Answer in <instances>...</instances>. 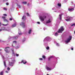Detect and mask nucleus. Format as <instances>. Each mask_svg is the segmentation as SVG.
I'll return each mask as SVG.
<instances>
[{"label":"nucleus","instance_id":"nucleus-25","mask_svg":"<svg viewBox=\"0 0 75 75\" xmlns=\"http://www.w3.org/2000/svg\"><path fill=\"white\" fill-rule=\"evenodd\" d=\"M1 30H6V28L4 27H2L1 28Z\"/></svg>","mask_w":75,"mask_h":75},{"label":"nucleus","instance_id":"nucleus-17","mask_svg":"<svg viewBox=\"0 0 75 75\" xmlns=\"http://www.w3.org/2000/svg\"><path fill=\"white\" fill-rule=\"evenodd\" d=\"M46 69H47V70L48 71H51V70H52V69H54V68H53L52 69L51 68H50L48 67H46Z\"/></svg>","mask_w":75,"mask_h":75},{"label":"nucleus","instance_id":"nucleus-23","mask_svg":"<svg viewBox=\"0 0 75 75\" xmlns=\"http://www.w3.org/2000/svg\"><path fill=\"white\" fill-rule=\"evenodd\" d=\"M31 32H32V30L30 29L29 30L28 33L29 34H31Z\"/></svg>","mask_w":75,"mask_h":75},{"label":"nucleus","instance_id":"nucleus-24","mask_svg":"<svg viewBox=\"0 0 75 75\" xmlns=\"http://www.w3.org/2000/svg\"><path fill=\"white\" fill-rule=\"evenodd\" d=\"M58 27V25H55V26L54 27H53V29H55V28H57Z\"/></svg>","mask_w":75,"mask_h":75},{"label":"nucleus","instance_id":"nucleus-61","mask_svg":"<svg viewBox=\"0 0 75 75\" xmlns=\"http://www.w3.org/2000/svg\"><path fill=\"white\" fill-rule=\"evenodd\" d=\"M2 41V42H6V41Z\"/></svg>","mask_w":75,"mask_h":75},{"label":"nucleus","instance_id":"nucleus-9","mask_svg":"<svg viewBox=\"0 0 75 75\" xmlns=\"http://www.w3.org/2000/svg\"><path fill=\"white\" fill-rule=\"evenodd\" d=\"M12 62H9V65L11 67H13V65H14V63L15 62V59H12Z\"/></svg>","mask_w":75,"mask_h":75},{"label":"nucleus","instance_id":"nucleus-58","mask_svg":"<svg viewBox=\"0 0 75 75\" xmlns=\"http://www.w3.org/2000/svg\"><path fill=\"white\" fill-rule=\"evenodd\" d=\"M2 31V29H0V31Z\"/></svg>","mask_w":75,"mask_h":75},{"label":"nucleus","instance_id":"nucleus-27","mask_svg":"<svg viewBox=\"0 0 75 75\" xmlns=\"http://www.w3.org/2000/svg\"><path fill=\"white\" fill-rule=\"evenodd\" d=\"M52 58H53V56L50 57L49 58H48V61H50V60H51V59Z\"/></svg>","mask_w":75,"mask_h":75},{"label":"nucleus","instance_id":"nucleus-20","mask_svg":"<svg viewBox=\"0 0 75 75\" xmlns=\"http://www.w3.org/2000/svg\"><path fill=\"white\" fill-rule=\"evenodd\" d=\"M16 23H14L13 24V25L12 26H11V27L12 28H13L14 27H16Z\"/></svg>","mask_w":75,"mask_h":75},{"label":"nucleus","instance_id":"nucleus-2","mask_svg":"<svg viewBox=\"0 0 75 75\" xmlns=\"http://www.w3.org/2000/svg\"><path fill=\"white\" fill-rule=\"evenodd\" d=\"M39 18L42 21H44V20L47 18V15L45 14V13L42 12Z\"/></svg>","mask_w":75,"mask_h":75},{"label":"nucleus","instance_id":"nucleus-41","mask_svg":"<svg viewBox=\"0 0 75 75\" xmlns=\"http://www.w3.org/2000/svg\"><path fill=\"white\" fill-rule=\"evenodd\" d=\"M3 16H7V14H3Z\"/></svg>","mask_w":75,"mask_h":75},{"label":"nucleus","instance_id":"nucleus-10","mask_svg":"<svg viewBox=\"0 0 75 75\" xmlns=\"http://www.w3.org/2000/svg\"><path fill=\"white\" fill-rule=\"evenodd\" d=\"M66 18L67 19H65L66 21H70L71 20H72V17L68 16L67 17H66Z\"/></svg>","mask_w":75,"mask_h":75},{"label":"nucleus","instance_id":"nucleus-62","mask_svg":"<svg viewBox=\"0 0 75 75\" xmlns=\"http://www.w3.org/2000/svg\"><path fill=\"white\" fill-rule=\"evenodd\" d=\"M16 48H18V47H16Z\"/></svg>","mask_w":75,"mask_h":75},{"label":"nucleus","instance_id":"nucleus-49","mask_svg":"<svg viewBox=\"0 0 75 75\" xmlns=\"http://www.w3.org/2000/svg\"><path fill=\"white\" fill-rule=\"evenodd\" d=\"M7 31H8V32H10V31H11V30H7Z\"/></svg>","mask_w":75,"mask_h":75},{"label":"nucleus","instance_id":"nucleus-6","mask_svg":"<svg viewBox=\"0 0 75 75\" xmlns=\"http://www.w3.org/2000/svg\"><path fill=\"white\" fill-rule=\"evenodd\" d=\"M64 14L63 13H62L59 15V18H58L57 19V23H59L60 21L62 20V15H64Z\"/></svg>","mask_w":75,"mask_h":75},{"label":"nucleus","instance_id":"nucleus-8","mask_svg":"<svg viewBox=\"0 0 75 75\" xmlns=\"http://www.w3.org/2000/svg\"><path fill=\"white\" fill-rule=\"evenodd\" d=\"M64 30V27L62 26L60 29H59L58 31V33H62V31Z\"/></svg>","mask_w":75,"mask_h":75},{"label":"nucleus","instance_id":"nucleus-3","mask_svg":"<svg viewBox=\"0 0 75 75\" xmlns=\"http://www.w3.org/2000/svg\"><path fill=\"white\" fill-rule=\"evenodd\" d=\"M57 6L59 7L58 8V7H57V8H56V9H55L54 8H52V10H54V12L57 13L59 12L60 13L61 12L59 11H58V9H59L61 7V4L60 3H58L57 4Z\"/></svg>","mask_w":75,"mask_h":75},{"label":"nucleus","instance_id":"nucleus-45","mask_svg":"<svg viewBox=\"0 0 75 75\" xmlns=\"http://www.w3.org/2000/svg\"><path fill=\"white\" fill-rule=\"evenodd\" d=\"M6 4L7 5V6H8L9 4H8V3L7 2L6 3Z\"/></svg>","mask_w":75,"mask_h":75},{"label":"nucleus","instance_id":"nucleus-50","mask_svg":"<svg viewBox=\"0 0 75 75\" xmlns=\"http://www.w3.org/2000/svg\"><path fill=\"white\" fill-rule=\"evenodd\" d=\"M40 60H42L43 59L42 58H40L39 59Z\"/></svg>","mask_w":75,"mask_h":75},{"label":"nucleus","instance_id":"nucleus-36","mask_svg":"<svg viewBox=\"0 0 75 75\" xmlns=\"http://www.w3.org/2000/svg\"><path fill=\"white\" fill-rule=\"evenodd\" d=\"M71 27H73V26H75V23H73V24L71 25Z\"/></svg>","mask_w":75,"mask_h":75},{"label":"nucleus","instance_id":"nucleus-40","mask_svg":"<svg viewBox=\"0 0 75 75\" xmlns=\"http://www.w3.org/2000/svg\"><path fill=\"white\" fill-rule=\"evenodd\" d=\"M27 64L28 66H30L31 65V64H30V63H27Z\"/></svg>","mask_w":75,"mask_h":75},{"label":"nucleus","instance_id":"nucleus-46","mask_svg":"<svg viewBox=\"0 0 75 75\" xmlns=\"http://www.w3.org/2000/svg\"><path fill=\"white\" fill-rule=\"evenodd\" d=\"M13 20V18H9V20H10V21H11V20Z\"/></svg>","mask_w":75,"mask_h":75},{"label":"nucleus","instance_id":"nucleus-47","mask_svg":"<svg viewBox=\"0 0 75 75\" xmlns=\"http://www.w3.org/2000/svg\"><path fill=\"white\" fill-rule=\"evenodd\" d=\"M37 23L38 24H40V22H38Z\"/></svg>","mask_w":75,"mask_h":75},{"label":"nucleus","instance_id":"nucleus-30","mask_svg":"<svg viewBox=\"0 0 75 75\" xmlns=\"http://www.w3.org/2000/svg\"><path fill=\"white\" fill-rule=\"evenodd\" d=\"M74 7L73 6H70L69 7V8H74V7H75V5H74Z\"/></svg>","mask_w":75,"mask_h":75},{"label":"nucleus","instance_id":"nucleus-38","mask_svg":"<svg viewBox=\"0 0 75 75\" xmlns=\"http://www.w3.org/2000/svg\"><path fill=\"white\" fill-rule=\"evenodd\" d=\"M10 68H9V67H8L7 68V70H8V71H10Z\"/></svg>","mask_w":75,"mask_h":75},{"label":"nucleus","instance_id":"nucleus-52","mask_svg":"<svg viewBox=\"0 0 75 75\" xmlns=\"http://www.w3.org/2000/svg\"><path fill=\"white\" fill-rule=\"evenodd\" d=\"M3 1H8V0H3Z\"/></svg>","mask_w":75,"mask_h":75},{"label":"nucleus","instance_id":"nucleus-43","mask_svg":"<svg viewBox=\"0 0 75 75\" xmlns=\"http://www.w3.org/2000/svg\"><path fill=\"white\" fill-rule=\"evenodd\" d=\"M56 45H57V46H59V44H58L57 43H56Z\"/></svg>","mask_w":75,"mask_h":75},{"label":"nucleus","instance_id":"nucleus-37","mask_svg":"<svg viewBox=\"0 0 75 75\" xmlns=\"http://www.w3.org/2000/svg\"><path fill=\"white\" fill-rule=\"evenodd\" d=\"M8 25V24L7 23L6 24H3V25L4 26H7V25Z\"/></svg>","mask_w":75,"mask_h":75},{"label":"nucleus","instance_id":"nucleus-13","mask_svg":"<svg viewBox=\"0 0 75 75\" xmlns=\"http://www.w3.org/2000/svg\"><path fill=\"white\" fill-rule=\"evenodd\" d=\"M26 20V16H23L22 18V21H25Z\"/></svg>","mask_w":75,"mask_h":75},{"label":"nucleus","instance_id":"nucleus-28","mask_svg":"<svg viewBox=\"0 0 75 75\" xmlns=\"http://www.w3.org/2000/svg\"><path fill=\"white\" fill-rule=\"evenodd\" d=\"M4 74V71H2L0 73V75H3Z\"/></svg>","mask_w":75,"mask_h":75},{"label":"nucleus","instance_id":"nucleus-33","mask_svg":"<svg viewBox=\"0 0 75 75\" xmlns=\"http://www.w3.org/2000/svg\"><path fill=\"white\" fill-rule=\"evenodd\" d=\"M46 50H48L50 49V47L49 46H47L46 47Z\"/></svg>","mask_w":75,"mask_h":75},{"label":"nucleus","instance_id":"nucleus-55","mask_svg":"<svg viewBox=\"0 0 75 75\" xmlns=\"http://www.w3.org/2000/svg\"><path fill=\"white\" fill-rule=\"evenodd\" d=\"M46 28H44L43 29H44V30H46Z\"/></svg>","mask_w":75,"mask_h":75},{"label":"nucleus","instance_id":"nucleus-39","mask_svg":"<svg viewBox=\"0 0 75 75\" xmlns=\"http://www.w3.org/2000/svg\"><path fill=\"white\" fill-rule=\"evenodd\" d=\"M13 43H15V44H16L17 42L16 41H13Z\"/></svg>","mask_w":75,"mask_h":75},{"label":"nucleus","instance_id":"nucleus-31","mask_svg":"<svg viewBox=\"0 0 75 75\" xmlns=\"http://www.w3.org/2000/svg\"><path fill=\"white\" fill-rule=\"evenodd\" d=\"M25 38H24L22 40V42H25Z\"/></svg>","mask_w":75,"mask_h":75},{"label":"nucleus","instance_id":"nucleus-18","mask_svg":"<svg viewBox=\"0 0 75 75\" xmlns=\"http://www.w3.org/2000/svg\"><path fill=\"white\" fill-rule=\"evenodd\" d=\"M51 22V19H49L48 20L46 21V24H48V23H50Z\"/></svg>","mask_w":75,"mask_h":75},{"label":"nucleus","instance_id":"nucleus-5","mask_svg":"<svg viewBox=\"0 0 75 75\" xmlns=\"http://www.w3.org/2000/svg\"><path fill=\"white\" fill-rule=\"evenodd\" d=\"M72 37L71 36L69 35V38L67 39L65 41V42L67 44H68L69 43V42H71V40H72Z\"/></svg>","mask_w":75,"mask_h":75},{"label":"nucleus","instance_id":"nucleus-59","mask_svg":"<svg viewBox=\"0 0 75 75\" xmlns=\"http://www.w3.org/2000/svg\"><path fill=\"white\" fill-rule=\"evenodd\" d=\"M30 5V4H27V6H28Z\"/></svg>","mask_w":75,"mask_h":75},{"label":"nucleus","instance_id":"nucleus-12","mask_svg":"<svg viewBox=\"0 0 75 75\" xmlns=\"http://www.w3.org/2000/svg\"><path fill=\"white\" fill-rule=\"evenodd\" d=\"M20 25H21L22 26V27H23V28H25V27H26V26L25 25V23H24L23 22L21 23L20 24Z\"/></svg>","mask_w":75,"mask_h":75},{"label":"nucleus","instance_id":"nucleus-15","mask_svg":"<svg viewBox=\"0 0 75 75\" xmlns=\"http://www.w3.org/2000/svg\"><path fill=\"white\" fill-rule=\"evenodd\" d=\"M11 50L12 51V54H13V56H14V57H15V56H16V54H15V53H14V49H13V48H12L11 49Z\"/></svg>","mask_w":75,"mask_h":75},{"label":"nucleus","instance_id":"nucleus-57","mask_svg":"<svg viewBox=\"0 0 75 75\" xmlns=\"http://www.w3.org/2000/svg\"><path fill=\"white\" fill-rule=\"evenodd\" d=\"M12 47H13V48L14 47V46H13V44H12Z\"/></svg>","mask_w":75,"mask_h":75},{"label":"nucleus","instance_id":"nucleus-56","mask_svg":"<svg viewBox=\"0 0 75 75\" xmlns=\"http://www.w3.org/2000/svg\"><path fill=\"white\" fill-rule=\"evenodd\" d=\"M57 58H59V57H57V58L56 57L55 58V59H57Z\"/></svg>","mask_w":75,"mask_h":75},{"label":"nucleus","instance_id":"nucleus-16","mask_svg":"<svg viewBox=\"0 0 75 75\" xmlns=\"http://www.w3.org/2000/svg\"><path fill=\"white\" fill-rule=\"evenodd\" d=\"M68 11H74V8H68Z\"/></svg>","mask_w":75,"mask_h":75},{"label":"nucleus","instance_id":"nucleus-54","mask_svg":"<svg viewBox=\"0 0 75 75\" xmlns=\"http://www.w3.org/2000/svg\"><path fill=\"white\" fill-rule=\"evenodd\" d=\"M6 73H8V72L7 71H6Z\"/></svg>","mask_w":75,"mask_h":75},{"label":"nucleus","instance_id":"nucleus-7","mask_svg":"<svg viewBox=\"0 0 75 75\" xmlns=\"http://www.w3.org/2000/svg\"><path fill=\"white\" fill-rule=\"evenodd\" d=\"M4 51H6V53H9L10 52V47H5Z\"/></svg>","mask_w":75,"mask_h":75},{"label":"nucleus","instance_id":"nucleus-11","mask_svg":"<svg viewBox=\"0 0 75 75\" xmlns=\"http://www.w3.org/2000/svg\"><path fill=\"white\" fill-rule=\"evenodd\" d=\"M2 18L3 19L4 21V22H6L7 23H9L8 21L6 19V17L2 16Z\"/></svg>","mask_w":75,"mask_h":75},{"label":"nucleus","instance_id":"nucleus-1","mask_svg":"<svg viewBox=\"0 0 75 75\" xmlns=\"http://www.w3.org/2000/svg\"><path fill=\"white\" fill-rule=\"evenodd\" d=\"M52 39L50 37L47 36L44 39L43 42H44V45L45 46H48V42L51 41Z\"/></svg>","mask_w":75,"mask_h":75},{"label":"nucleus","instance_id":"nucleus-4","mask_svg":"<svg viewBox=\"0 0 75 75\" xmlns=\"http://www.w3.org/2000/svg\"><path fill=\"white\" fill-rule=\"evenodd\" d=\"M20 37V36L19 35L15 36L12 37L10 36L8 38V40L9 41H10L11 40H17L18 38V37Z\"/></svg>","mask_w":75,"mask_h":75},{"label":"nucleus","instance_id":"nucleus-34","mask_svg":"<svg viewBox=\"0 0 75 75\" xmlns=\"http://www.w3.org/2000/svg\"><path fill=\"white\" fill-rule=\"evenodd\" d=\"M17 6L19 8H21V6L20 5L18 4H17Z\"/></svg>","mask_w":75,"mask_h":75},{"label":"nucleus","instance_id":"nucleus-60","mask_svg":"<svg viewBox=\"0 0 75 75\" xmlns=\"http://www.w3.org/2000/svg\"><path fill=\"white\" fill-rule=\"evenodd\" d=\"M39 4H40V3H41V2H39Z\"/></svg>","mask_w":75,"mask_h":75},{"label":"nucleus","instance_id":"nucleus-22","mask_svg":"<svg viewBox=\"0 0 75 75\" xmlns=\"http://www.w3.org/2000/svg\"><path fill=\"white\" fill-rule=\"evenodd\" d=\"M0 55H1L2 58H3V59H4V57L3 55H2V53L1 52H0Z\"/></svg>","mask_w":75,"mask_h":75},{"label":"nucleus","instance_id":"nucleus-48","mask_svg":"<svg viewBox=\"0 0 75 75\" xmlns=\"http://www.w3.org/2000/svg\"><path fill=\"white\" fill-rule=\"evenodd\" d=\"M4 10H7V8H4Z\"/></svg>","mask_w":75,"mask_h":75},{"label":"nucleus","instance_id":"nucleus-19","mask_svg":"<svg viewBox=\"0 0 75 75\" xmlns=\"http://www.w3.org/2000/svg\"><path fill=\"white\" fill-rule=\"evenodd\" d=\"M18 34L19 35H22V34L21 33V30H20V29H18Z\"/></svg>","mask_w":75,"mask_h":75},{"label":"nucleus","instance_id":"nucleus-42","mask_svg":"<svg viewBox=\"0 0 75 75\" xmlns=\"http://www.w3.org/2000/svg\"><path fill=\"white\" fill-rule=\"evenodd\" d=\"M16 57H18V56H19V54H17V53H16Z\"/></svg>","mask_w":75,"mask_h":75},{"label":"nucleus","instance_id":"nucleus-51","mask_svg":"<svg viewBox=\"0 0 75 75\" xmlns=\"http://www.w3.org/2000/svg\"><path fill=\"white\" fill-rule=\"evenodd\" d=\"M64 1L65 2H67V1H68V0H64Z\"/></svg>","mask_w":75,"mask_h":75},{"label":"nucleus","instance_id":"nucleus-35","mask_svg":"<svg viewBox=\"0 0 75 75\" xmlns=\"http://www.w3.org/2000/svg\"><path fill=\"white\" fill-rule=\"evenodd\" d=\"M42 58H43L44 59H45V58H46V57H45V55H43L42 56Z\"/></svg>","mask_w":75,"mask_h":75},{"label":"nucleus","instance_id":"nucleus-21","mask_svg":"<svg viewBox=\"0 0 75 75\" xmlns=\"http://www.w3.org/2000/svg\"><path fill=\"white\" fill-rule=\"evenodd\" d=\"M4 59H3L4 61V65L5 67V68H6L7 67V66H6V62L4 61Z\"/></svg>","mask_w":75,"mask_h":75},{"label":"nucleus","instance_id":"nucleus-14","mask_svg":"<svg viewBox=\"0 0 75 75\" xmlns=\"http://www.w3.org/2000/svg\"><path fill=\"white\" fill-rule=\"evenodd\" d=\"M22 63H23V64H25L27 63V62L26 61V60H23L21 62V64H22Z\"/></svg>","mask_w":75,"mask_h":75},{"label":"nucleus","instance_id":"nucleus-53","mask_svg":"<svg viewBox=\"0 0 75 75\" xmlns=\"http://www.w3.org/2000/svg\"><path fill=\"white\" fill-rule=\"evenodd\" d=\"M54 44H57V42H55V41H54Z\"/></svg>","mask_w":75,"mask_h":75},{"label":"nucleus","instance_id":"nucleus-29","mask_svg":"<svg viewBox=\"0 0 75 75\" xmlns=\"http://www.w3.org/2000/svg\"><path fill=\"white\" fill-rule=\"evenodd\" d=\"M54 35L55 36H56V37H57V36H58V33L57 32L56 33L54 34Z\"/></svg>","mask_w":75,"mask_h":75},{"label":"nucleus","instance_id":"nucleus-63","mask_svg":"<svg viewBox=\"0 0 75 75\" xmlns=\"http://www.w3.org/2000/svg\"><path fill=\"white\" fill-rule=\"evenodd\" d=\"M19 64H21V62H19Z\"/></svg>","mask_w":75,"mask_h":75},{"label":"nucleus","instance_id":"nucleus-32","mask_svg":"<svg viewBox=\"0 0 75 75\" xmlns=\"http://www.w3.org/2000/svg\"><path fill=\"white\" fill-rule=\"evenodd\" d=\"M26 15L27 16H28V17H30V14H29V13H26Z\"/></svg>","mask_w":75,"mask_h":75},{"label":"nucleus","instance_id":"nucleus-64","mask_svg":"<svg viewBox=\"0 0 75 75\" xmlns=\"http://www.w3.org/2000/svg\"><path fill=\"white\" fill-rule=\"evenodd\" d=\"M74 34H75V30L74 31Z\"/></svg>","mask_w":75,"mask_h":75},{"label":"nucleus","instance_id":"nucleus-44","mask_svg":"<svg viewBox=\"0 0 75 75\" xmlns=\"http://www.w3.org/2000/svg\"><path fill=\"white\" fill-rule=\"evenodd\" d=\"M71 50L73 51V50H74V47H71Z\"/></svg>","mask_w":75,"mask_h":75},{"label":"nucleus","instance_id":"nucleus-26","mask_svg":"<svg viewBox=\"0 0 75 75\" xmlns=\"http://www.w3.org/2000/svg\"><path fill=\"white\" fill-rule=\"evenodd\" d=\"M22 4H26L27 3V2L26 1H23L21 2Z\"/></svg>","mask_w":75,"mask_h":75}]
</instances>
